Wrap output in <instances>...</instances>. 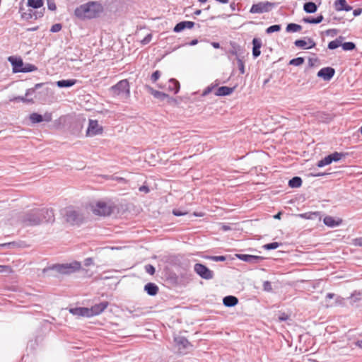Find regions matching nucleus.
I'll list each match as a JSON object with an SVG mask.
<instances>
[{
    "mask_svg": "<svg viewBox=\"0 0 362 362\" xmlns=\"http://www.w3.org/2000/svg\"><path fill=\"white\" fill-rule=\"evenodd\" d=\"M21 221L25 226H34L42 222H53L54 214L52 209L33 208L23 213L20 216Z\"/></svg>",
    "mask_w": 362,
    "mask_h": 362,
    "instance_id": "obj_1",
    "label": "nucleus"
},
{
    "mask_svg": "<svg viewBox=\"0 0 362 362\" xmlns=\"http://www.w3.org/2000/svg\"><path fill=\"white\" fill-rule=\"evenodd\" d=\"M103 8L100 4L96 2H88L76 8L75 16L80 18H94L102 11Z\"/></svg>",
    "mask_w": 362,
    "mask_h": 362,
    "instance_id": "obj_2",
    "label": "nucleus"
},
{
    "mask_svg": "<svg viewBox=\"0 0 362 362\" xmlns=\"http://www.w3.org/2000/svg\"><path fill=\"white\" fill-rule=\"evenodd\" d=\"M81 268V264L80 262L74 261L71 263H65V264H55L48 267L47 269H45L44 272H46L48 269L56 271L57 273L62 274H71L77 271H79Z\"/></svg>",
    "mask_w": 362,
    "mask_h": 362,
    "instance_id": "obj_3",
    "label": "nucleus"
},
{
    "mask_svg": "<svg viewBox=\"0 0 362 362\" xmlns=\"http://www.w3.org/2000/svg\"><path fill=\"white\" fill-rule=\"evenodd\" d=\"M67 223L71 225H80L83 221V215L72 206L66 208L63 214Z\"/></svg>",
    "mask_w": 362,
    "mask_h": 362,
    "instance_id": "obj_4",
    "label": "nucleus"
},
{
    "mask_svg": "<svg viewBox=\"0 0 362 362\" xmlns=\"http://www.w3.org/2000/svg\"><path fill=\"white\" fill-rule=\"evenodd\" d=\"M174 342L179 354L181 355L187 354L192 350L193 345L185 337L180 335L175 336Z\"/></svg>",
    "mask_w": 362,
    "mask_h": 362,
    "instance_id": "obj_5",
    "label": "nucleus"
},
{
    "mask_svg": "<svg viewBox=\"0 0 362 362\" xmlns=\"http://www.w3.org/2000/svg\"><path fill=\"white\" fill-rule=\"evenodd\" d=\"M114 95H122L128 98L130 95L129 83L127 79L121 80L111 87Z\"/></svg>",
    "mask_w": 362,
    "mask_h": 362,
    "instance_id": "obj_6",
    "label": "nucleus"
},
{
    "mask_svg": "<svg viewBox=\"0 0 362 362\" xmlns=\"http://www.w3.org/2000/svg\"><path fill=\"white\" fill-rule=\"evenodd\" d=\"M276 3H272L269 1L259 2L254 4L250 9V13H264L269 12L275 7Z\"/></svg>",
    "mask_w": 362,
    "mask_h": 362,
    "instance_id": "obj_7",
    "label": "nucleus"
},
{
    "mask_svg": "<svg viewBox=\"0 0 362 362\" xmlns=\"http://www.w3.org/2000/svg\"><path fill=\"white\" fill-rule=\"evenodd\" d=\"M93 212L98 216H107L113 212V207L104 202H98L93 209Z\"/></svg>",
    "mask_w": 362,
    "mask_h": 362,
    "instance_id": "obj_8",
    "label": "nucleus"
},
{
    "mask_svg": "<svg viewBox=\"0 0 362 362\" xmlns=\"http://www.w3.org/2000/svg\"><path fill=\"white\" fill-rule=\"evenodd\" d=\"M194 271L202 279L205 280L212 279L214 276V272L202 263H196L194 265Z\"/></svg>",
    "mask_w": 362,
    "mask_h": 362,
    "instance_id": "obj_9",
    "label": "nucleus"
},
{
    "mask_svg": "<svg viewBox=\"0 0 362 362\" xmlns=\"http://www.w3.org/2000/svg\"><path fill=\"white\" fill-rule=\"evenodd\" d=\"M103 132V128L98 124V120L89 119L88 127L86 130V136H94L100 135Z\"/></svg>",
    "mask_w": 362,
    "mask_h": 362,
    "instance_id": "obj_10",
    "label": "nucleus"
},
{
    "mask_svg": "<svg viewBox=\"0 0 362 362\" xmlns=\"http://www.w3.org/2000/svg\"><path fill=\"white\" fill-rule=\"evenodd\" d=\"M235 257L243 262L255 264H258L264 259V257L262 256L247 255V254H235Z\"/></svg>",
    "mask_w": 362,
    "mask_h": 362,
    "instance_id": "obj_11",
    "label": "nucleus"
},
{
    "mask_svg": "<svg viewBox=\"0 0 362 362\" xmlns=\"http://www.w3.org/2000/svg\"><path fill=\"white\" fill-rule=\"evenodd\" d=\"M108 305L109 303L107 301H103L100 303L92 305L90 308H88L89 317L101 314L107 308Z\"/></svg>",
    "mask_w": 362,
    "mask_h": 362,
    "instance_id": "obj_12",
    "label": "nucleus"
},
{
    "mask_svg": "<svg viewBox=\"0 0 362 362\" xmlns=\"http://www.w3.org/2000/svg\"><path fill=\"white\" fill-rule=\"evenodd\" d=\"M335 74V69L332 67L327 66L322 68L317 74V77L322 78L324 81H330Z\"/></svg>",
    "mask_w": 362,
    "mask_h": 362,
    "instance_id": "obj_13",
    "label": "nucleus"
},
{
    "mask_svg": "<svg viewBox=\"0 0 362 362\" xmlns=\"http://www.w3.org/2000/svg\"><path fill=\"white\" fill-rule=\"evenodd\" d=\"M308 42L304 39H298L294 42V45L296 47L303 49H309L315 47V42L310 37H307Z\"/></svg>",
    "mask_w": 362,
    "mask_h": 362,
    "instance_id": "obj_14",
    "label": "nucleus"
},
{
    "mask_svg": "<svg viewBox=\"0 0 362 362\" xmlns=\"http://www.w3.org/2000/svg\"><path fill=\"white\" fill-rule=\"evenodd\" d=\"M8 60L12 65L13 73L21 72L23 65V62L21 58L11 56L8 58Z\"/></svg>",
    "mask_w": 362,
    "mask_h": 362,
    "instance_id": "obj_15",
    "label": "nucleus"
},
{
    "mask_svg": "<svg viewBox=\"0 0 362 362\" xmlns=\"http://www.w3.org/2000/svg\"><path fill=\"white\" fill-rule=\"evenodd\" d=\"M323 223L325 226L328 227L334 228L340 226L342 223V220L339 218H334L332 216H327L324 218Z\"/></svg>",
    "mask_w": 362,
    "mask_h": 362,
    "instance_id": "obj_16",
    "label": "nucleus"
},
{
    "mask_svg": "<svg viewBox=\"0 0 362 362\" xmlns=\"http://www.w3.org/2000/svg\"><path fill=\"white\" fill-rule=\"evenodd\" d=\"M88 312V308L84 307H76L69 309L70 313L78 317H89Z\"/></svg>",
    "mask_w": 362,
    "mask_h": 362,
    "instance_id": "obj_17",
    "label": "nucleus"
},
{
    "mask_svg": "<svg viewBox=\"0 0 362 362\" xmlns=\"http://www.w3.org/2000/svg\"><path fill=\"white\" fill-rule=\"evenodd\" d=\"M194 26V23L192 21H181L175 25L173 28L175 33H180L185 28L191 29Z\"/></svg>",
    "mask_w": 362,
    "mask_h": 362,
    "instance_id": "obj_18",
    "label": "nucleus"
},
{
    "mask_svg": "<svg viewBox=\"0 0 362 362\" xmlns=\"http://www.w3.org/2000/svg\"><path fill=\"white\" fill-rule=\"evenodd\" d=\"M145 88L147 90V91L151 93L154 98H157V99H159L160 100H165L167 98H168V95L163 93V92H161V91H159V90H154L152 87H151L150 86H148L146 85L145 86Z\"/></svg>",
    "mask_w": 362,
    "mask_h": 362,
    "instance_id": "obj_19",
    "label": "nucleus"
},
{
    "mask_svg": "<svg viewBox=\"0 0 362 362\" xmlns=\"http://www.w3.org/2000/svg\"><path fill=\"white\" fill-rule=\"evenodd\" d=\"M262 40L259 38L255 37L252 40V56L255 59L257 58L261 54Z\"/></svg>",
    "mask_w": 362,
    "mask_h": 362,
    "instance_id": "obj_20",
    "label": "nucleus"
},
{
    "mask_svg": "<svg viewBox=\"0 0 362 362\" xmlns=\"http://www.w3.org/2000/svg\"><path fill=\"white\" fill-rule=\"evenodd\" d=\"M334 7L337 11H349L352 9V7L346 4V0H335Z\"/></svg>",
    "mask_w": 362,
    "mask_h": 362,
    "instance_id": "obj_21",
    "label": "nucleus"
},
{
    "mask_svg": "<svg viewBox=\"0 0 362 362\" xmlns=\"http://www.w3.org/2000/svg\"><path fill=\"white\" fill-rule=\"evenodd\" d=\"M144 291L151 296H155L158 292V286L154 283H147L144 286Z\"/></svg>",
    "mask_w": 362,
    "mask_h": 362,
    "instance_id": "obj_22",
    "label": "nucleus"
},
{
    "mask_svg": "<svg viewBox=\"0 0 362 362\" xmlns=\"http://www.w3.org/2000/svg\"><path fill=\"white\" fill-rule=\"evenodd\" d=\"M180 83L175 78L169 79L168 82L167 90L173 92L174 94H177L180 90Z\"/></svg>",
    "mask_w": 362,
    "mask_h": 362,
    "instance_id": "obj_23",
    "label": "nucleus"
},
{
    "mask_svg": "<svg viewBox=\"0 0 362 362\" xmlns=\"http://www.w3.org/2000/svg\"><path fill=\"white\" fill-rule=\"evenodd\" d=\"M238 303V299L234 296H226L223 298V304L228 308L235 306Z\"/></svg>",
    "mask_w": 362,
    "mask_h": 362,
    "instance_id": "obj_24",
    "label": "nucleus"
},
{
    "mask_svg": "<svg viewBox=\"0 0 362 362\" xmlns=\"http://www.w3.org/2000/svg\"><path fill=\"white\" fill-rule=\"evenodd\" d=\"M234 90L235 87L221 86L216 90L215 95L217 96H227L230 95Z\"/></svg>",
    "mask_w": 362,
    "mask_h": 362,
    "instance_id": "obj_25",
    "label": "nucleus"
},
{
    "mask_svg": "<svg viewBox=\"0 0 362 362\" xmlns=\"http://www.w3.org/2000/svg\"><path fill=\"white\" fill-rule=\"evenodd\" d=\"M76 79H62L57 81V86L59 88H69L74 86L77 83Z\"/></svg>",
    "mask_w": 362,
    "mask_h": 362,
    "instance_id": "obj_26",
    "label": "nucleus"
},
{
    "mask_svg": "<svg viewBox=\"0 0 362 362\" xmlns=\"http://www.w3.org/2000/svg\"><path fill=\"white\" fill-rule=\"evenodd\" d=\"M303 10L307 13H314L317 11V6L313 1L305 2L303 4Z\"/></svg>",
    "mask_w": 362,
    "mask_h": 362,
    "instance_id": "obj_27",
    "label": "nucleus"
},
{
    "mask_svg": "<svg viewBox=\"0 0 362 362\" xmlns=\"http://www.w3.org/2000/svg\"><path fill=\"white\" fill-rule=\"evenodd\" d=\"M323 16L320 14L317 17H305L303 18V21L305 23L319 24L323 21Z\"/></svg>",
    "mask_w": 362,
    "mask_h": 362,
    "instance_id": "obj_28",
    "label": "nucleus"
},
{
    "mask_svg": "<svg viewBox=\"0 0 362 362\" xmlns=\"http://www.w3.org/2000/svg\"><path fill=\"white\" fill-rule=\"evenodd\" d=\"M317 118L320 122H324V123H328L332 119L331 115L324 112H317Z\"/></svg>",
    "mask_w": 362,
    "mask_h": 362,
    "instance_id": "obj_29",
    "label": "nucleus"
},
{
    "mask_svg": "<svg viewBox=\"0 0 362 362\" xmlns=\"http://www.w3.org/2000/svg\"><path fill=\"white\" fill-rule=\"evenodd\" d=\"M344 37L342 36H339L334 40L329 42L327 45V48L331 50L338 48L339 47L341 46Z\"/></svg>",
    "mask_w": 362,
    "mask_h": 362,
    "instance_id": "obj_30",
    "label": "nucleus"
},
{
    "mask_svg": "<svg viewBox=\"0 0 362 362\" xmlns=\"http://www.w3.org/2000/svg\"><path fill=\"white\" fill-rule=\"evenodd\" d=\"M302 185V179L298 176L292 177L288 181V186L291 188H298Z\"/></svg>",
    "mask_w": 362,
    "mask_h": 362,
    "instance_id": "obj_31",
    "label": "nucleus"
},
{
    "mask_svg": "<svg viewBox=\"0 0 362 362\" xmlns=\"http://www.w3.org/2000/svg\"><path fill=\"white\" fill-rule=\"evenodd\" d=\"M348 155L347 153H341V152H334L329 156H330L332 162H337L340 160L341 158H345Z\"/></svg>",
    "mask_w": 362,
    "mask_h": 362,
    "instance_id": "obj_32",
    "label": "nucleus"
},
{
    "mask_svg": "<svg viewBox=\"0 0 362 362\" xmlns=\"http://www.w3.org/2000/svg\"><path fill=\"white\" fill-rule=\"evenodd\" d=\"M302 29V26L300 25L291 23H288L286 28V31L287 33H296L299 32Z\"/></svg>",
    "mask_w": 362,
    "mask_h": 362,
    "instance_id": "obj_33",
    "label": "nucleus"
},
{
    "mask_svg": "<svg viewBox=\"0 0 362 362\" xmlns=\"http://www.w3.org/2000/svg\"><path fill=\"white\" fill-rule=\"evenodd\" d=\"M29 119L33 124L40 123L42 122V115L37 112H33L30 115Z\"/></svg>",
    "mask_w": 362,
    "mask_h": 362,
    "instance_id": "obj_34",
    "label": "nucleus"
},
{
    "mask_svg": "<svg viewBox=\"0 0 362 362\" xmlns=\"http://www.w3.org/2000/svg\"><path fill=\"white\" fill-rule=\"evenodd\" d=\"M37 70V67L32 64H23L21 73H29Z\"/></svg>",
    "mask_w": 362,
    "mask_h": 362,
    "instance_id": "obj_35",
    "label": "nucleus"
},
{
    "mask_svg": "<svg viewBox=\"0 0 362 362\" xmlns=\"http://www.w3.org/2000/svg\"><path fill=\"white\" fill-rule=\"evenodd\" d=\"M204 258L206 259L214 261V262H224L227 259V256L220 255V256H211V255H205Z\"/></svg>",
    "mask_w": 362,
    "mask_h": 362,
    "instance_id": "obj_36",
    "label": "nucleus"
},
{
    "mask_svg": "<svg viewBox=\"0 0 362 362\" xmlns=\"http://www.w3.org/2000/svg\"><path fill=\"white\" fill-rule=\"evenodd\" d=\"M28 6L33 8H39L43 6V0H28Z\"/></svg>",
    "mask_w": 362,
    "mask_h": 362,
    "instance_id": "obj_37",
    "label": "nucleus"
},
{
    "mask_svg": "<svg viewBox=\"0 0 362 362\" xmlns=\"http://www.w3.org/2000/svg\"><path fill=\"white\" fill-rule=\"evenodd\" d=\"M10 101L23 102V103H34L33 98H26V97H23V96L14 97L13 98L10 99Z\"/></svg>",
    "mask_w": 362,
    "mask_h": 362,
    "instance_id": "obj_38",
    "label": "nucleus"
},
{
    "mask_svg": "<svg viewBox=\"0 0 362 362\" xmlns=\"http://www.w3.org/2000/svg\"><path fill=\"white\" fill-rule=\"evenodd\" d=\"M304 62H305V59L303 57H298L293 58V59H291L289 61L288 64L298 66L302 65L304 63Z\"/></svg>",
    "mask_w": 362,
    "mask_h": 362,
    "instance_id": "obj_39",
    "label": "nucleus"
},
{
    "mask_svg": "<svg viewBox=\"0 0 362 362\" xmlns=\"http://www.w3.org/2000/svg\"><path fill=\"white\" fill-rule=\"evenodd\" d=\"M332 162L331 160L330 156L328 155L325 156L324 158L321 159L317 162V166L319 168H322L325 165L331 164Z\"/></svg>",
    "mask_w": 362,
    "mask_h": 362,
    "instance_id": "obj_40",
    "label": "nucleus"
},
{
    "mask_svg": "<svg viewBox=\"0 0 362 362\" xmlns=\"http://www.w3.org/2000/svg\"><path fill=\"white\" fill-rule=\"evenodd\" d=\"M344 51H352L356 48V45L353 42H346L341 45Z\"/></svg>",
    "mask_w": 362,
    "mask_h": 362,
    "instance_id": "obj_41",
    "label": "nucleus"
},
{
    "mask_svg": "<svg viewBox=\"0 0 362 362\" xmlns=\"http://www.w3.org/2000/svg\"><path fill=\"white\" fill-rule=\"evenodd\" d=\"M281 245V243H279L278 242H272L263 245V248L267 250H275L278 248Z\"/></svg>",
    "mask_w": 362,
    "mask_h": 362,
    "instance_id": "obj_42",
    "label": "nucleus"
},
{
    "mask_svg": "<svg viewBox=\"0 0 362 362\" xmlns=\"http://www.w3.org/2000/svg\"><path fill=\"white\" fill-rule=\"evenodd\" d=\"M281 25H279V24H275V25H272L269 27H268L267 29H266V33L267 34H271V33H273L274 32H278L281 30Z\"/></svg>",
    "mask_w": 362,
    "mask_h": 362,
    "instance_id": "obj_43",
    "label": "nucleus"
},
{
    "mask_svg": "<svg viewBox=\"0 0 362 362\" xmlns=\"http://www.w3.org/2000/svg\"><path fill=\"white\" fill-rule=\"evenodd\" d=\"M319 216L318 212H308V213H304L300 215V216L306 218V219H313L314 218H316Z\"/></svg>",
    "mask_w": 362,
    "mask_h": 362,
    "instance_id": "obj_44",
    "label": "nucleus"
},
{
    "mask_svg": "<svg viewBox=\"0 0 362 362\" xmlns=\"http://www.w3.org/2000/svg\"><path fill=\"white\" fill-rule=\"evenodd\" d=\"M344 299L341 297V296H335V301L334 303H329L327 305V307L330 306H334V305H343L344 304Z\"/></svg>",
    "mask_w": 362,
    "mask_h": 362,
    "instance_id": "obj_45",
    "label": "nucleus"
},
{
    "mask_svg": "<svg viewBox=\"0 0 362 362\" xmlns=\"http://www.w3.org/2000/svg\"><path fill=\"white\" fill-rule=\"evenodd\" d=\"M218 83H215V84L212 83V84H211L210 86H207V87L204 89V90L203 91V93H202V96H206V95H207L209 93H210L212 91V90H213L214 88H216V86H218Z\"/></svg>",
    "mask_w": 362,
    "mask_h": 362,
    "instance_id": "obj_46",
    "label": "nucleus"
},
{
    "mask_svg": "<svg viewBox=\"0 0 362 362\" xmlns=\"http://www.w3.org/2000/svg\"><path fill=\"white\" fill-rule=\"evenodd\" d=\"M238 66L241 74H245V64L243 61L240 58H237Z\"/></svg>",
    "mask_w": 362,
    "mask_h": 362,
    "instance_id": "obj_47",
    "label": "nucleus"
},
{
    "mask_svg": "<svg viewBox=\"0 0 362 362\" xmlns=\"http://www.w3.org/2000/svg\"><path fill=\"white\" fill-rule=\"evenodd\" d=\"M145 272L150 275H153L156 272V269L152 264H146L144 267Z\"/></svg>",
    "mask_w": 362,
    "mask_h": 362,
    "instance_id": "obj_48",
    "label": "nucleus"
},
{
    "mask_svg": "<svg viewBox=\"0 0 362 362\" xmlns=\"http://www.w3.org/2000/svg\"><path fill=\"white\" fill-rule=\"evenodd\" d=\"M263 290L267 292L272 291V283L269 281H265L263 283Z\"/></svg>",
    "mask_w": 362,
    "mask_h": 362,
    "instance_id": "obj_49",
    "label": "nucleus"
},
{
    "mask_svg": "<svg viewBox=\"0 0 362 362\" xmlns=\"http://www.w3.org/2000/svg\"><path fill=\"white\" fill-rule=\"evenodd\" d=\"M62 28V25L61 23H55L52 25L50 28V32L52 33H57L60 31Z\"/></svg>",
    "mask_w": 362,
    "mask_h": 362,
    "instance_id": "obj_50",
    "label": "nucleus"
},
{
    "mask_svg": "<svg viewBox=\"0 0 362 362\" xmlns=\"http://www.w3.org/2000/svg\"><path fill=\"white\" fill-rule=\"evenodd\" d=\"M160 76V71H158V70H156L155 71L151 76V80L152 81L153 83H155Z\"/></svg>",
    "mask_w": 362,
    "mask_h": 362,
    "instance_id": "obj_51",
    "label": "nucleus"
},
{
    "mask_svg": "<svg viewBox=\"0 0 362 362\" xmlns=\"http://www.w3.org/2000/svg\"><path fill=\"white\" fill-rule=\"evenodd\" d=\"M47 8L52 11H54L57 9V6L54 0H47Z\"/></svg>",
    "mask_w": 362,
    "mask_h": 362,
    "instance_id": "obj_52",
    "label": "nucleus"
},
{
    "mask_svg": "<svg viewBox=\"0 0 362 362\" xmlns=\"http://www.w3.org/2000/svg\"><path fill=\"white\" fill-rule=\"evenodd\" d=\"M353 245L358 247H362V236L354 238L353 240Z\"/></svg>",
    "mask_w": 362,
    "mask_h": 362,
    "instance_id": "obj_53",
    "label": "nucleus"
},
{
    "mask_svg": "<svg viewBox=\"0 0 362 362\" xmlns=\"http://www.w3.org/2000/svg\"><path fill=\"white\" fill-rule=\"evenodd\" d=\"M52 114L49 112H46L44 115H42V122L45 121L47 122H49L52 120Z\"/></svg>",
    "mask_w": 362,
    "mask_h": 362,
    "instance_id": "obj_54",
    "label": "nucleus"
},
{
    "mask_svg": "<svg viewBox=\"0 0 362 362\" xmlns=\"http://www.w3.org/2000/svg\"><path fill=\"white\" fill-rule=\"evenodd\" d=\"M173 214L176 216H181L187 214V212L182 211L180 209H173Z\"/></svg>",
    "mask_w": 362,
    "mask_h": 362,
    "instance_id": "obj_55",
    "label": "nucleus"
},
{
    "mask_svg": "<svg viewBox=\"0 0 362 362\" xmlns=\"http://www.w3.org/2000/svg\"><path fill=\"white\" fill-rule=\"evenodd\" d=\"M152 39V35L151 34H148L142 40H141V43L143 45H146L148 43H149L151 42Z\"/></svg>",
    "mask_w": 362,
    "mask_h": 362,
    "instance_id": "obj_56",
    "label": "nucleus"
},
{
    "mask_svg": "<svg viewBox=\"0 0 362 362\" xmlns=\"http://www.w3.org/2000/svg\"><path fill=\"white\" fill-rule=\"evenodd\" d=\"M326 34L327 35H330L332 37H334L337 34V29H329L326 30Z\"/></svg>",
    "mask_w": 362,
    "mask_h": 362,
    "instance_id": "obj_57",
    "label": "nucleus"
},
{
    "mask_svg": "<svg viewBox=\"0 0 362 362\" xmlns=\"http://www.w3.org/2000/svg\"><path fill=\"white\" fill-rule=\"evenodd\" d=\"M288 319V316L287 314L286 313H281L279 316V321L281 322H283V321H286Z\"/></svg>",
    "mask_w": 362,
    "mask_h": 362,
    "instance_id": "obj_58",
    "label": "nucleus"
},
{
    "mask_svg": "<svg viewBox=\"0 0 362 362\" xmlns=\"http://www.w3.org/2000/svg\"><path fill=\"white\" fill-rule=\"evenodd\" d=\"M361 294L360 293H354L351 296V298L354 299V301L361 300Z\"/></svg>",
    "mask_w": 362,
    "mask_h": 362,
    "instance_id": "obj_59",
    "label": "nucleus"
},
{
    "mask_svg": "<svg viewBox=\"0 0 362 362\" xmlns=\"http://www.w3.org/2000/svg\"><path fill=\"white\" fill-rule=\"evenodd\" d=\"M93 263V259L90 257L86 258L84 259V265L88 267Z\"/></svg>",
    "mask_w": 362,
    "mask_h": 362,
    "instance_id": "obj_60",
    "label": "nucleus"
},
{
    "mask_svg": "<svg viewBox=\"0 0 362 362\" xmlns=\"http://www.w3.org/2000/svg\"><path fill=\"white\" fill-rule=\"evenodd\" d=\"M35 93V88H29L25 92V97L28 98L30 95H33Z\"/></svg>",
    "mask_w": 362,
    "mask_h": 362,
    "instance_id": "obj_61",
    "label": "nucleus"
},
{
    "mask_svg": "<svg viewBox=\"0 0 362 362\" xmlns=\"http://www.w3.org/2000/svg\"><path fill=\"white\" fill-rule=\"evenodd\" d=\"M139 191L144 192L145 193H148L149 192V188H148V187H147L146 185H143L139 187Z\"/></svg>",
    "mask_w": 362,
    "mask_h": 362,
    "instance_id": "obj_62",
    "label": "nucleus"
},
{
    "mask_svg": "<svg viewBox=\"0 0 362 362\" xmlns=\"http://www.w3.org/2000/svg\"><path fill=\"white\" fill-rule=\"evenodd\" d=\"M361 12H362V9L361 8H356V9L354 10L353 15L354 16H358L359 15H361Z\"/></svg>",
    "mask_w": 362,
    "mask_h": 362,
    "instance_id": "obj_63",
    "label": "nucleus"
},
{
    "mask_svg": "<svg viewBox=\"0 0 362 362\" xmlns=\"http://www.w3.org/2000/svg\"><path fill=\"white\" fill-rule=\"evenodd\" d=\"M8 269V266L0 265V273H3L4 272H6Z\"/></svg>",
    "mask_w": 362,
    "mask_h": 362,
    "instance_id": "obj_64",
    "label": "nucleus"
}]
</instances>
